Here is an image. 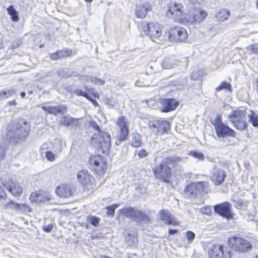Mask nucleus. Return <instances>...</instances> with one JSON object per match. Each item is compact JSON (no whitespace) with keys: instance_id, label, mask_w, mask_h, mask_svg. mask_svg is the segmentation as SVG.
<instances>
[{"instance_id":"obj_1","label":"nucleus","mask_w":258,"mask_h":258,"mask_svg":"<svg viewBox=\"0 0 258 258\" xmlns=\"http://www.w3.org/2000/svg\"><path fill=\"white\" fill-rule=\"evenodd\" d=\"M30 128V124L23 119H20L17 121H11L6 128V139L12 145L21 143L28 136Z\"/></svg>"},{"instance_id":"obj_2","label":"nucleus","mask_w":258,"mask_h":258,"mask_svg":"<svg viewBox=\"0 0 258 258\" xmlns=\"http://www.w3.org/2000/svg\"><path fill=\"white\" fill-rule=\"evenodd\" d=\"M187 5L190 13L186 18L188 22L199 23L206 17V12L200 9V4L196 0H188Z\"/></svg>"},{"instance_id":"obj_3","label":"nucleus","mask_w":258,"mask_h":258,"mask_svg":"<svg viewBox=\"0 0 258 258\" xmlns=\"http://www.w3.org/2000/svg\"><path fill=\"white\" fill-rule=\"evenodd\" d=\"M92 144L97 148L101 149L102 153H105L111 147V137L108 133L102 132L100 134H94Z\"/></svg>"},{"instance_id":"obj_4","label":"nucleus","mask_w":258,"mask_h":258,"mask_svg":"<svg viewBox=\"0 0 258 258\" xmlns=\"http://www.w3.org/2000/svg\"><path fill=\"white\" fill-rule=\"evenodd\" d=\"M245 110L236 109L233 110L227 116V118L233 124V126L238 130L242 131L247 128V124L246 122Z\"/></svg>"},{"instance_id":"obj_5","label":"nucleus","mask_w":258,"mask_h":258,"mask_svg":"<svg viewBox=\"0 0 258 258\" xmlns=\"http://www.w3.org/2000/svg\"><path fill=\"white\" fill-rule=\"evenodd\" d=\"M119 212L121 214L138 223L150 221V218L146 213L132 207L122 208Z\"/></svg>"},{"instance_id":"obj_6","label":"nucleus","mask_w":258,"mask_h":258,"mask_svg":"<svg viewBox=\"0 0 258 258\" xmlns=\"http://www.w3.org/2000/svg\"><path fill=\"white\" fill-rule=\"evenodd\" d=\"M228 244L232 248L240 252H247L251 250L252 245L248 241L241 237L232 236L228 239Z\"/></svg>"},{"instance_id":"obj_7","label":"nucleus","mask_w":258,"mask_h":258,"mask_svg":"<svg viewBox=\"0 0 258 258\" xmlns=\"http://www.w3.org/2000/svg\"><path fill=\"white\" fill-rule=\"evenodd\" d=\"M154 176L156 178L162 179L164 182L169 183L171 174V167L167 165L162 160L153 169Z\"/></svg>"},{"instance_id":"obj_8","label":"nucleus","mask_w":258,"mask_h":258,"mask_svg":"<svg viewBox=\"0 0 258 258\" xmlns=\"http://www.w3.org/2000/svg\"><path fill=\"white\" fill-rule=\"evenodd\" d=\"M209 258H231V252L222 244H215L208 250Z\"/></svg>"},{"instance_id":"obj_9","label":"nucleus","mask_w":258,"mask_h":258,"mask_svg":"<svg viewBox=\"0 0 258 258\" xmlns=\"http://www.w3.org/2000/svg\"><path fill=\"white\" fill-rule=\"evenodd\" d=\"M141 26L146 35L149 36L152 41H154L155 38H158L161 35V29L158 23H149L144 21L142 22Z\"/></svg>"},{"instance_id":"obj_10","label":"nucleus","mask_w":258,"mask_h":258,"mask_svg":"<svg viewBox=\"0 0 258 258\" xmlns=\"http://www.w3.org/2000/svg\"><path fill=\"white\" fill-rule=\"evenodd\" d=\"M116 125L118 126L119 133L117 134L115 144L118 146L121 142L125 141L129 134V129L127 126L124 116H119L117 120Z\"/></svg>"},{"instance_id":"obj_11","label":"nucleus","mask_w":258,"mask_h":258,"mask_svg":"<svg viewBox=\"0 0 258 258\" xmlns=\"http://www.w3.org/2000/svg\"><path fill=\"white\" fill-rule=\"evenodd\" d=\"M207 182L200 181L193 182L188 184L184 189V191L188 194L190 197H195L198 194L202 195L206 192Z\"/></svg>"},{"instance_id":"obj_12","label":"nucleus","mask_w":258,"mask_h":258,"mask_svg":"<svg viewBox=\"0 0 258 258\" xmlns=\"http://www.w3.org/2000/svg\"><path fill=\"white\" fill-rule=\"evenodd\" d=\"M168 37L171 41L183 42L187 37L186 30L180 27L171 28L168 31Z\"/></svg>"},{"instance_id":"obj_13","label":"nucleus","mask_w":258,"mask_h":258,"mask_svg":"<svg viewBox=\"0 0 258 258\" xmlns=\"http://www.w3.org/2000/svg\"><path fill=\"white\" fill-rule=\"evenodd\" d=\"M231 208V204L228 202L217 204L214 207V210L216 213L228 220L232 219L233 218Z\"/></svg>"},{"instance_id":"obj_14","label":"nucleus","mask_w":258,"mask_h":258,"mask_svg":"<svg viewBox=\"0 0 258 258\" xmlns=\"http://www.w3.org/2000/svg\"><path fill=\"white\" fill-rule=\"evenodd\" d=\"M29 199L31 202L36 203H45L49 202L52 199L48 194L42 190L32 192Z\"/></svg>"},{"instance_id":"obj_15","label":"nucleus","mask_w":258,"mask_h":258,"mask_svg":"<svg viewBox=\"0 0 258 258\" xmlns=\"http://www.w3.org/2000/svg\"><path fill=\"white\" fill-rule=\"evenodd\" d=\"M217 136L219 138H224L225 137L235 138L236 132L224 123L214 128Z\"/></svg>"},{"instance_id":"obj_16","label":"nucleus","mask_w":258,"mask_h":258,"mask_svg":"<svg viewBox=\"0 0 258 258\" xmlns=\"http://www.w3.org/2000/svg\"><path fill=\"white\" fill-rule=\"evenodd\" d=\"M89 163L91 164H93L95 167V169L100 174L104 173L107 169V165L102 156L98 155L91 157L89 159Z\"/></svg>"},{"instance_id":"obj_17","label":"nucleus","mask_w":258,"mask_h":258,"mask_svg":"<svg viewBox=\"0 0 258 258\" xmlns=\"http://www.w3.org/2000/svg\"><path fill=\"white\" fill-rule=\"evenodd\" d=\"M3 185L13 196L18 197L21 195L22 188L16 181L9 180Z\"/></svg>"},{"instance_id":"obj_18","label":"nucleus","mask_w":258,"mask_h":258,"mask_svg":"<svg viewBox=\"0 0 258 258\" xmlns=\"http://www.w3.org/2000/svg\"><path fill=\"white\" fill-rule=\"evenodd\" d=\"M161 111L163 112H168L174 110L178 106L179 103L173 98L162 99L160 100Z\"/></svg>"},{"instance_id":"obj_19","label":"nucleus","mask_w":258,"mask_h":258,"mask_svg":"<svg viewBox=\"0 0 258 258\" xmlns=\"http://www.w3.org/2000/svg\"><path fill=\"white\" fill-rule=\"evenodd\" d=\"M42 109L48 114L54 116L63 115L67 112L68 108L66 104H61L57 106H42Z\"/></svg>"},{"instance_id":"obj_20","label":"nucleus","mask_w":258,"mask_h":258,"mask_svg":"<svg viewBox=\"0 0 258 258\" xmlns=\"http://www.w3.org/2000/svg\"><path fill=\"white\" fill-rule=\"evenodd\" d=\"M77 177L78 182L84 186L91 184L94 179L90 173L86 169H82L79 171L77 174Z\"/></svg>"},{"instance_id":"obj_21","label":"nucleus","mask_w":258,"mask_h":258,"mask_svg":"<svg viewBox=\"0 0 258 258\" xmlns=\"http://www.w3.org/2000/svg\"><path fill=\"white\" fill-rule=\"evenodd\" d=\"M160 219L165 224L177 226L179 223L176 221V218L166 210H161L159 213Z\"/></svg>"},{"instance_id":"obj_22","label":"nucleus","mask_w":258,"mask_h":258,"mask_svg":"<svg viewBox=\"0 0 258 258\" xmlns=\"http://www.w3.org/2000/svg\"><path fill=\"white\" fill-rule=\"evenodd\" d=\"M225 177L226 174L224 171L214 169L211 173V179L215 185H219L224 182Z\"/></svg>"},{"instance_id":"obj_23","label":"nucleus","mask_w":258,"mask_h":258,"mask_svg":"<svg viewBox=\"0 0 258 258\" xmlns=\"http://www.w3.org/2000/svg\"><path fill=\"white\" fill-rule=\"evenodd\" d=\"M151 10V6L148 2H144L136 5L135 14L137 17L143 18L146 16L148 12Z\"/></svg>"},{"instance_id":"obj_24","label":"nucleus","mask_w":258,"mask_h":258,"mask_svg":"<svg viewBox=\"0 0 258 258\" xmlns=\"http://www.w3.org/2000/svg\"><path fill=\"white\" fill-rule=\"evenodd\" d=\"M60 123L65 126L74 127L78 125L79 119L72 117L69 115H64L60 117Z\"/></svg>"},{"instance_id":"obj_25","label":"nucleus","mask_w":258,"mask_h":258,"mask_svg":"<svg viewBox=\"0 0 258 258\" xmlns=\"http://www.w3.org/2000/svg\"><path fill=\"white\" fill-rule=\"evenodd\" d=\"M56 194L60 198H68L72 195L71 186L67 185L58 186L55 189Z\"/></svg>"},{"instance_id":"obj_26","label":"nucleus","mask_w":258,"mask_h":258,"mask_svg":"<svg viewBox=\"0 0 258 258\" xmlns=\"http://www.w3.org/2000/svg\"><path fill=\"white\" fill-rule=\"evenodd\" d=\"M165 163L172 168L178 167L180 163L182 162V159L178 156H172L167 157L163 159Z\"/></svg>"},{"instance_id":"obj_27","label":"nucleus","mask_w":258,"mask_h":258,"mask_svg":"<svg viewBox=\"0 0 258 258\" xmlns=\"http://www.w3.org/2000/svg\"><path fill=\"white\" fill-rule=\"evenodd\" d=\"M176 61L174 56L164 57L161 61V66L164 69H170L176 64Z\"/></svg>"},{"instance_id":"obj_28","label":"nucleus","mask_w":258,"mask_h":258,"mask_svg":"<svg viewBox=\"0 0 258 258\" xmlns=\"http://www.w3.org/2000/svg\"><path fill=\"white\" fill-rule=\"evenodd\" d=\"M158 123L157 136H161L169 129L170 124L167 121L164 120H158Z\"/></svg>"},{"instance_id":"obj_29","label":"nucleus","mask_w":258,"mask_h":258,"mask_svg":"<svg viewBox=\"0 0 258 258\" xmlns=\"http://www.w3.org/2000/svg\"><path fill=\"white\" fill-rule=\"evenodd\" d=\"M230 16L229 11L227 9H222L216 12V18L220 22L227 20Z\"/></svg>"},{"instance_id":"obj_30","label":"nucleus","mask_w":258,"mask_h":258,"mask_svg":"<svg viewBox=\"0 0 258 258\" xmlns=\"http://www.w3.org/2000/svg\"><path fill=\"white\" fill-rule=\"evenodd\" d=\"M8 14L10 15L12 21L17 22L19 20L18 12L16 10L13 5H10L7 8Z\"/></svg>"},{"instance_id":"obj_31","label":"nucleus","mask_w":258,"mask_h":258,"mask_svg":"<svg viewBox=\"0 0 258 258\" xmlns=\"http://www.w3.org/2000/svg\"><path fill=\"white\" fill-rule=\"evenodd\" d=\"M168 12L170 13L171 15L176 17L178 19H181L182 11L180 10V6L177 4H174V6L171 7L168 10Z\"/></svg>"},{"instance_id":"obj_32","label":"nucleus","mask_w":258,"mask_h":258,"mask_svg":"<svg viewBox=\"0 0 258 258\" xmlns=\"http://www.w3.org/2000/svg\"><path fill=\"white\" fill-rule=\"evenodd\" d=\"M141 136L138 133L132 134L131 145L134 147H139L141 145Z\"/></svg>"},{"instance_id":"obj_33","label":"nucleus","mask_w":258,"mask_h":258,"mask_svg":"<svg viewBox=\"0 0 258 258\" xmlns=\"http://www.w3.org/2000/svg\"><path fill=\"white\" fill-rule=\"evenodd\" d=\"M126 243L130 246H135L137 244V238L135 234H131L128 233L125 238Z\"/></svg>"},{"instance_id":"obj_34","label":"nucleus","mask_w":258,"mask_h":258,"mask_svg":"<svg viewBox=\"0 0 258 258\" xmlns=\"http://www.w3.org/2000/svg\"><path fill=\"white\" fill-rule=\"evenodd\" d=\"M57 76L60 78L65 79L71 77L72 72L68 69H62L57 71Z\"/></svg>"},{"instance_id":"obj_35","label":"nucleus","mask_w":258,"mask_h":258,"mask_svg":"<svg viewBox=\"0 0 258 258\" xmlns=\"http://www.w3.org/2000/svg\"><path fill=\"white\" fill-rule=\"evenodd\" d=\"M188 154L199 161H204L205 160V155L202 152L195 150H191L188 152Z\"/></svg>"},{"instance_id":"obj_36","label":"nucleus","mask_w":258,"mask_h":258,"mask_svg":"<svg viewBox=\"0 0 258 258\" xmlns=\"http://www.w3.org/2000/svg\"><path fill=\"white\" fill-rule=\"evenodd\" d=\"M222 90L231 91V85L229 83L226 81H222L219 86L215 88V91L217 92Z\"/></svg>"},{"instance_id":"obj_37","label":"nucleus","mask_w":258,"mask_h":258,"mask_svg":"<svg viewBox=\"0 0 258 258\" xmlns=\"http://www.w3.org/2000/svg\"><path fill=\"white\" fill-rule=\"evenodd\" d=\"M3 95V98L6 99L7 98L16 94L17 91L14 88L5 89L2 90Z\"/></svg>"},{"instance_id":"obj_38","label":"nucleus","mask_w":258,"mask_h":258,"mask_svg":"<svg viewBox=\"0 0 258 258\" xmlns=\"http://www.w3.org/2000/svg\"><path fill=\"white\" fill-rule=\"evenodd\" d=\"M7 149L6 143L3 140H0V161L5 158L6 151Z\"/></svg>"},{"instance_id":"obj_39","label":"nucleus","mask_w":258,"mask_h":258,"mask_svg":"<svg viewBox=\"0 0 258 258\" xmlns=\"http://www.w3.org/2000/svg\"><path fill=\"white\" fill-rule=\"evenodd\" d=\"M248 121L251 123L252 125L255 127H258V116L253 111L250 114H248Z\"/></svg>"},{"instance_id":"obj_40","label":"nucleus","mask_w":258,"mask_h":258,"mask_svg":"<svg viewBox=\"0 0 258 258\" xmlns=\"http://www.w3.org/2000/svg\"><path fill=\"white\" fill-rule=\"evenodd\" d=\"M87 220L93 226L97 227L99 225L100 219L97 217L90 215L87 217Z\"/></svg>"},{"instance_id":"obj_41","label":"nucleus","mask_w":258,"mask_h":258,"mask_svg":"<svg viewBox=\"0 0 258 258\" xmlns=\"http://www.w3.org/2000/svg\"><path fill=\"white\" fill-rule=\"evenodd\" d=\"M148 125L152 132L157 135L158 125H159L158 120H150L148 122Z\"/></svg>"},{"instance_id":"obj_42","label":"nucleus","mask_w":258,"mask_h":258,"mask_svg":"<svg viewBox=\"0 0 258 258\" xmlns=\"http://www.w3.org/2000/svg\"><path fill=\"white\" fill-rule=\"evenodd\" d=\"M210 122L214 126V128L224 123L222 120V116L220 114H217L213 120H210Z\"/></svg>"},{"instance_id":"obj_43","label":"nucleus","mask_w":258,"mask_h":258,"mask_svg":"<svg viewBox=\"0 0 258 258\" xmlns=\"http://www.w3.org/2000/svg\"><path fill=\"white\" fill-rule=\"evenodd\" d=\"M118 207V205L117 204H112L111 205L106 207V209H107V214L108 216H113L114 215L115 209L117 208Z\"/></svg>"},{"instance_id":"obj_44","label":"nucleus","mask_w":258,"mask_h":258,"mask_svg":"<svg viewBox=\"0 0 258 258\" xmlns=\"http://www.w3.org/2000/svg\"><path fill=\"white\" fill-rule=\"evenodd\" d=\"M57 52L58 53L59 57L61 58L70 56L72 53V51L68 49H62L57 51Z\"/></svg>"},{"instance_id":"obj_45","label":"nucleus","mask_w":258,"mask_h":258,"mask_svg":"<svg viewBox=\"0 0 258 258\" xmlns=\"http://www.w3.org/2000/svg\"><path fill=\"white\" fill-rule=\"evenodd\" d=\"M31 211L32 209L30 206L25 204H20L18 212H31Z\"/></svg>"},{"instance_id":"obj_46","label":"nucleus","mask_w":258,"mask_h":258,"mask_svg":"<svg viewBox=\"0 0 258 258\" xmlns=\"http://www.w3.org/2000/svg\"><path fill=\"white\" fill-rule=\"evenodd\" d=\"M72 93L78 96H83L86 98H88V93L86 92H83L81 89H74L72 90Z\"/></svg>"},{"instance_id":"obj_47","label":"nucleus","mask_w":258,"mask_h":258,"mask_svg":"<svg viewBox=\"0 0 258 258\" xmlns=\"http://www.w3.org/2000/svg\"><path fill=\"white\" fill-rule=\"evenodd\" d=\"M203 75V74L202 72L194 71L190 75V78L194 80H198L200 79L202 77Z\"/></svg>"},{"instance_id":"obj_48","label":"nucleus","mask_w":258,"mask_h":258,"mask_svg":"<svg viewBox=\"0 0 258 258\" xmlns=\"http://www.w3.org/2000/svg\"><path fill=\"white\" fill-rule=\"evenodd\" d=\"M104 103L110 108H112L115 106V101L112 98L105 97L104 99Z\"/></svg>"},{"instance_id":"obj_49","label":"nucleus","mask_w":258,"mask_h":258,"mask_svg":"<svg viewBox=\"0 0 258 258\" xmlns=\"http://www.w3.org/2000/svg\"><path fill=\"white\" fill-rule=\"evenodd\" d=\"M89 125L97 131L96 134H100V132H102V131H101L99 125L94 120H91L89 122Z\"/></svg>"},{"instance_id":"obj_50","label":"nucleus","mask_w":258,"mask_h":258,"mask_svg":"<svg viewBox=\"0 0 258 258\" xmlns=\"http://www.w3.org/2000/svg\"><path fill=\"white\" fill-rule=\"evenodd\" d=\"M186 237L189 243L192 242L195 237V234L191 231H187L186 232Z\"/></svg>"},{"instance_id":"obj_51","label":"nucleus","mask_w":258,"mask_h":258,"mask_svg":"<svg viewBox=\"0 0 258 258\" xmlns=\"http://www.w3.org/2000/svg\"><path fill=\"white\" fill-rule=\"evenodd\" d=\"M232 202L234 204V206L237 209H241L244 205V202L242 200H232Z\"/></svg>"},{"instance_id":"obj_52","label":"nucleus","mask_w":258,"mask_h":258,"mask_svg":"<svg viewBox=\"0 0 258 258\" xmlns=\"http://www.w3.org/2000/svg\"><path fill=\"white\" fill-rule=\"evenodd\" d=\"M20 204L17 203H15L13 201H10L8 203L6 204V206L8 207H10L12 209H13L16 210L17 212L19 211Z\"/></svg>"},{"instance_id":"obj_53","label":"nucleus","mask_w":258,"mask_h":258,"mask_svg":"<svg viewBox=\"0 0 258 258\" xmlns=\"http://www.w3.org/2000/svg\"><path fill=\"white\" fill-rule=\"evenodd\" d=\"M91 82L94 84H99L101 85H103L105 83V81L101 80V79L97 78L95 77L91 76Z\"/></svg>"},{"instance_id":"obj_54","label":"nucleus","mask_w":258,"mask_h":258,"mask_svg":"<svg viewBox=\"0 0 258 258\" xmlns=\"http://www.w3.org/2000/svg\"><path fill=\"white\" fill-rule=\"evenodd\" d=\"M138 155L140 158H143L148 155V152L145 149H142L138 152Z\"/></svg>"},{"instance_id":"obj_55","label":"nucleus","mask_w":258,"mask_h":258,"mask_svg":"<svg viewBox=\"0 0 258 258\" xmlns=\"http://www.w3.org/2000/svg\"><path fill=\"white\" fill-rule=\"evenodd\" d=\"M250 50L253 53L258 54V45L253 44L249 46Z\"/></svg>"},{"instance_id":"obj_56","label":"nucleus","mask_w":258,"mask_h":258,"mask_svg":"<svg viewBox=\"0 0 258 258\" xmlns=\"http://www.w3.org/2000/svg\"><path fill=\"white\" fill-rule=\"evenodd\" d=\"M46 158L49 161H52L54 159V155L51 151H47L46 153Z\"/></svg>"},{"instance_id":"obj_57","label":"nucleus","mask_w":258,"mask_h":258,"mask_svg":"<svg viewBox=\"0 0 258 258\" xmlns=\"http://www.w3.org/2000/svg\"><path fill=\"white\" fill-rule=\"evenodd\" d=\"M200 211L203 214L209 215L211 212V209L208 207H203L200 209Z\"/></svg>"},{"instance_id":"obj_58","label":"nucleus","mask_w":258,"mask_h":258,"mask_svg":"<svg viewBox=\"0 0 258 258\" xmlns=\"http://www.w3.org/2000/svg\"><path fill=\"white\" fill-rule=\"evenodd\" d=\"M53 227V225L51 224H49L43 226V230L46 232H49L51 231Z\"/></svg>"},{"instance_id":"obj_59","label":"nucleus","mask_w":258,"mask_h":258,"mask_svg":"<svg viewBox=\"0 0 258 258\" xmlns=\"http://www.w3.org/2000/svg\"><path fill=\"white\" fill-rule=\"evenodd\" d=\"M50 58L51 59L53 60H56L60 58L57 51L53 53L50 54Z\"/></svg>"},{"instance_id":"obj_60","label":"nucleus","mask_w":258,"mask_h":258,"mask_svg":"<svg viewBox=\"0 0 258 258\" xmlns=\"http://www.w3.org/2000/svg\"><path fill=\"white\" fill-rule=\"evenodd\" d=\"M6 194L3 187L0 185V200L2 199H6Z\"/></svg>"},{"instance_id":"obj_61","label":"nucleus","mask_w":258,"mask_h":258,"mask_svg":"<svg viewBox=\"0 0 258 258\" xmlns=\"http://www.w3.org/2000/svg\"><path fill=\"white\" fill-rule=\"evenodd\" d=\"M87 99L88 100H89L90 101H91L95 106H98V103L97 101L95 99H94L93 98H92L91 97H90L89 94H88V98H87Z\"/></svg>"},{"instance_id":"obj_62","label":"nucleus","mask_w":258,"mask_h":258,"mask_svg":"<svg viewBox=\"0 0 258 258\" xmlns=\"http://www.w3.org/2000/svg\"><path fill=\"white\" fill-rule=\"evenodd\" d=\"M178 231L177 229H170L168 230V233L170 235H173V234L177 233L178 232Z\"/></svg>"},{"instance_id":"obj_63","label":"nucleus","mask_w":258,"mask_h":258,"mask_svg":"<svg viewBox=\"0 0 258 258\" xmlns=\"http://www.w3.org/2000/svg\"><path fill=\"white\" fill-rule=\"evenodd\" d=\"M83 78V80L86 82H91V76H83L82 77Z\"/></svg>"},{"instance_id":"obj_64","label":"nucleus","mask_w":258,"mask_h":258,"mask_svg":"<svg viewBox=\"0 0 258 258\" xmlns=\"http://www.w3.org/2000/svg\"><path fill=\"white\" fill-rule=\"evenodd\" d=\"M8 104L10 106H15L16 105V102L15 100H13V101H8Z\"/></svg>"}]
</instances>
